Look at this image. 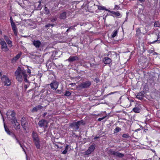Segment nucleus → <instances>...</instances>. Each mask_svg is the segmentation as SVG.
<instances>
[{"mask_svg": "<svg viewBox=\"0 0 160 160\" xmlns=\"http://www.w3.org/2000/svg\"><path fill=\"white\" fill-rule=\"evenodd\" d=\"M154 26L155 27H159L160 26V24L158 21H156L154 22Z\"/></svg>", "mask_w": 160, "mask_h": 160, "instance_id": "c756f323", "label": "nucleus"}, {"mask_svg": "<svg viewBox=\"0 0 160 160\" xmlns=\"http://www.w3.org/2000/svg\"><path fill=\"white\" fill-rule=\"evenodd\" d=\"M106 117V116H105V117H102V118H99L98 119V121H100L101 120L103 119H104Z\"/></svg>", "mask_w": 160, "mask_h": 160, "instance_id": "37998d69", "label": "nucleus"}, {"mask_svg": "<svg viewBox=\"0 0 160 160\" xmlns=\"http://www.w3.org/2000/svg\"><path fill=\"white\" fill-rule=\"evenodd\" d=\"M15 113L14 111L11 110H8L7 112V117L11 116V115H13V116H15Z\"/></svg>", "mask_w": 160, "mask_h": 160, "instance_id": "aec40b11", "label": "nucleus"}, {"mask_svg": "<svg viewBox=\"0 0 160 160\" xmlns=\"http://www.w3.org/2000/svg\"><path fill=\"white\" fill-rule=\"evenodd\" d=\"M27 72L29 74L31 73V70L30 69H29L28 68L27 69Z\"/></svg>", "mask_w": 160, "mask_h": 160, "instance_id": "8fccbe9b", "label": "nucleus"}, {"mask_svg": "<svg viewBox=\"0 0 160 160\" xmlns=\"http://www.w3.org/2000/svg\"><path fill=\"white\" fill-rule=\"evenodd\" d=\"M83 123L82 120L78 121L77 122H73L70 124V127L73 128L75 131L78 130L79 128V126Z\"/></svg>", "mask_w": 160, "mask_h": 160, "instance_id": "7ed1b4c3", "label": "nucleus"}, {"mask_svg": "<svg viewBox=\"0 0 160 160\" xmlns=\"http://www.w3.org/2000/svg\"><path fill=\"white\" fill-rule=\"evenodd\" d=\"M99 138V137H97V136H96L95 137H94V139H95V140H96L98 138Z\"/></svg>", "mask_w": 160, "mask_h": 160, "instance_id": "4d7b16f0", "label": "nucleus"}, {"mask_svg": "<svg viewBox=\"0 0 160 160\" xmlns=\"http://www.w3.org/2000/svg\"><path fill=\"white\" fill-rule=\"evenodd\" d=\"M15 22V23H18V22H17V21H16Z\"/></svg>", "mask_w": 160, "mask_h": 160, "instance_id": "e2e57ef3", "label": "nucleus"}, {"mask_svg": "<svg viewBox=\"0 0 160 160\" xmlns=\"http://www.w3.org/2000/svg\"><path fill=\"white\" fill-rule=\"evenodd\" d=\"M119 8L120 7L118 5H115L114 8V10H118L119 9Z\"/></svg>", "mask_w": 160, "mask_h": 160, "instance_id": "a19ab883", "label": "nucleus"}, {"mask_svg": "<svg viewBox=\"0 0 160 160\" xmlns=\"http://www.w3.org/2000/svg\"><path fill=\"white\" fill-rule=\"evenodd\" d=\"M10 135L12 138L15 139L17 138L15 135L12 132L11 134V135Z\"/></svg>", "mask_w": 160, "mask_h": 160, "instance_id": "c9c22d12", "label": "nucleus"}, {"mask_svg": "<svg viewBox=\"0 0 160 160\" xmlns=\"http://www.w3.org/2000/svg\"><path fill=\"white\" fill-rule=\"evenodd\" d=\"M73 135H75V133H73Z\"/></svg>", "mask_w": 160, "mask_h": 160, "instance_id": "052dcab7", "label": "nucleus"}, {"mask_svg": "<svg viewBox=\"0 0 160 160\" xmlns=\"http://www.w3.org/2000/svg\"><path fill=\"white\" fill-rule=\"evenodd\" d=\"M71 94V93L69 91H66L65 92V96H70Z\"/></svg>", "mask_w": 160, "mask_h": 160, "instance_id": "7c9ffc66", "label": "nucleus"}, {"mask_svg": "<svg viewBox=\"0 0 160 160\" xmlns=\"http://www.w3.org/2000/svg\"><path fill=\"white\" fill-rule=\"evenodd\" d=\"M7 43L9 45H11V46H12V42L11 41L9 40L7 42Z\"/></svg>", "mask_w": 160, "mask_h": 160, "instance_id": "79ce46f5", "label": "nucleus"}, {"mask_svg": "<svg viewBox=\"0 0 160 160\" xmlns=\"http://www.w3.org/2000/svg\"><path fill=\"white\" fill-rule=\"evenodd\" d=\"M111 154L115 156L118 157L119 158H122L124 156V155L121 153L115 151H112L111 152Z\"/></svg>", "mask_w": 160, "mask_h": 160, "instance_id": "1a4fd4ad", "label": "nucleus"}, {"mask_svg": "<svg viewBox=\"0 0 160 160\" xmlns=\"http://www.w3.org/2000/svg\"><path fill=\"white\" fill-rule=\"evenodd\" d=\"M58 85V82L55 80L53 81L50 84V86L51 88L54 90H56L57 89Z\"/></svg>", "mask_w": 160, "mask_h": 160, "instance_id": "6e6552de", "label": "nucleus"}, {"mask_svg": "<svg viewBox=\"0 0 160 160\" xmlns=\"http://www.w3.org/2000/svg\"><path fill=\"white\" fill-rule=\"evenodd\" d=\"M69 86H71V87H73V88H72L70 89L72 90H75L77 88V86L76 85V83H70L69 84Z\"/></svg>", "mask_w": 160, "mask_h": 160, "instance_id": "393cba45", "label": "nucleus"}, {"mask_svg": "<svg viewBox=\"0 0 160 160\" xmlns=\"http://www.w3.org/2000/svg\"><path fill=\"white\" fill-rule=\"evenodd\" d=\"M78 58L77 56H70L66 61H68L69 62H71L78 60Z\"/></svg>", "mask_w": 160, "mask_h": 160, "instance_id": "2eb2a0df", "label": "nucleus"}, {"mask_svg": "<svg viewBox=\"0 0 160 160\" xmlns=\"http://www.w3.org/2000/svg\"><path fill=\"white\" fill-rule=\"evenodd\" d=\"M136 97H137V98H138L140 100H141L142 99V96H140V95L139 94H138V93L137 94V95L136 96Z\"/></svg>", "mask_w": 160, "mask_h": 160, "instance_id": "58836bf2", "label": "nucleus"}, {"mask_svg": "<svg viewBox=\"0 0 160 160\" xmlns=\"http://www.w3.org/2000/svg\"><path fill=\"white\" fill-rule=\"evenodd\" d=\"M51 117V115L48 114L46 117H45L44 118L46 119H48V118H49V117Z\"/></svg>", "mask_w": 160, "mask_h": 160, "instance_id": "49530a36", "label": "nucleus"}, {"mask_svg": "<svg viewBox=\"0 0 160 160\" xmlns=\"http://www.w3.org/2000/svg\"><path fill=\"white\" fill-rule=\"evenodd\" d=\"M122 137L123 138H127L129 137V136L128 133H124L122 135Z\"/></svg>", "mask_w": 160, "mask_h": 160, "instance_id": "2f4dec72", "label": "nucleus"}, {"mask_svg": "<svg viewBox=\"0 0 160 160\" xmlns=\"http://www.w3.org/2000/svg\"><path fill=\"white\" fill-rule=\"evenodd\" d=\"M0 44L1 45V49L4 52H7L9 49L8 48L6 42L3 39H0Z\"/></svg>", "mask_w": 160, "mask_h": 160, "instance_id": "423d86ee", "label": "nucleus"}, {"mask_svg": "<svg viewBox=\"0 0 160 160\" xmlns=\"http://www.w3.org/2000/svg\"><path fill=\"white\" fill-rule=\"evenodd\" d=\"M43 107L41 105H38L35 107L33 108L32 110V112H36L39 110H40Z\"/></svg>", "mask_w": 160, "mask_h": 160, "instance_id": "f3484780", "label": "nucleus"}, {"mask_svg": "<svg viewBox=\"0 0 160 160\" xmlns=\"http://www.w3.org/2000/svg\"><path fill=\"white\" fill-rule=\"evenodd\" d=\"M4 39L5 40V41H6V42L9 40L8 37L6 35H4Z\"/></svg>", "mask_w": 160, "mask_h": 160, "instance_id": "ea45409f", "label": "nucleus"}, {"mask_svg": "<svg viewBox=\"0 0 160 160\" xmlns=\"http://www.w3.org/2000/svg\"><path fill=\"white\" fill-rule=\"evenodd\" d=\"M76 137H78V135H76Z\"/></svg>", "mask_w": 160, "mask_h": 160, "instance_id": "0e129e2a", "label": "nucleus"}, {"mask_svg": "<svg viewBox=\"0 0 160 160\" xmlns=\"http://www.w3.org/2000/svg\"><path fill=\"white\" fill-rule=\"evenodd\" d=\"M140 106L138 104H136L132 110L135 113H139L140 111Z\"/></svg>", "mask_w": 160, "mask_h": 160, "instance_id": "4468645a", "label": "nucleus"}, {"mask_svg": "<svg viewBox=\"0 0 160 160\" xmlns=\"http://www.w3.org/2000/svg\"><path fill=\"white\" fill-rule=\"evenodd\" d=\"M118 33V30H115L112 32L111 35L112 37L113 38L117 36Z\"/></svg>", "mask_w": 160, "mask_h": 160, "instance_id": "b1692460", "label": "nucleus"}, {"mask_svg": "<svg viewBox=\"0 0 160 160\" xmlns=\"http://www.w3.org/2000/svg\"><path fill=\"white\" fill-rule=\"evenodd\" d=\"M15 140H16L17 142L20 145L21 147L23 149V151H24V152H25L24 149L23 148L22 145L21 144V143H20V142L19 141V140L17 138Z\"/></svg>", "mask_w": 160, "mask_h": 160, "instance_id": "473e14b6", "label": "nucleus"}, {"mask_svg": "<svg viewBox=\"0 0 160 160\" xmlns=\"http://www.w3.org/2000/svg\"><path fill=\"white\" fill-rule=\"evenodd\" d=\"M45 123H47V121L45 119H42L38 122V124L40 127H43L45 126Z\"/></svg>", "mask_w": 160, "mask_h": 160, "instance_id": "dca6fc26", "label": "nucleus"}, {"mask_svg": "<svg viewBox=\"0 0 160 160\" xmlns=\"http://www.w3.org/2000/svg\"><path fill=\"white\" fill-rule=\"evenodd\" d=\"M51 21L52 22H54L57 20V18L56 17L52 18L51 19Z\"/></svg>", "mask_w": 160, "mask_h": 160, "instance_id": "72a5a7b5", "label": "nucleus"}, {"mask_svg": "<svg viewBox=\"0 0 160 160\" xmlns=\"http://www.w3.org/2000/svg\"><path fill=\"white\" fill-rule=\"evenodd\" d=\"M47 114V113L46 112H45L42 115V117L43 118H45V116Z\"/></svg>", "mask_w": 160, "mask_h": 160, "instance_id": "de8ad7c7", "label": "nucleus"}, {"mask_svg": "<svg viewBox=\"0 0 160 160\" xmlns=\"http://www.w3.org/2000/svg\"><path fill=\"white\" fill-rule=\"evenodd\" d=\"M15 75L16 79L19 82H21L22 81L23 79L25 82H28L26 71L20 67L19 66L18 67L15 72Z\"/></svg>", "mask_w": 160, "mask_h": 160, "instance_id": "f257e3e1", "label": "nucleus"}, {"mask_svg": "<svg viewBox=\"0 0 160 160\" xmlns=\"http://www.w3.org/2000/svg\"><path fill=\"white\" fill-rule=\"evenodd\" d=\"M68 151L65 150H64L62 152V153L63 154H66L67 152Z\"/></svg>", "mask_w": 160, "mask_h": 160, "instance_id": "09e8293b", "label": "nucleus"}, {"mask_svg": "<svg viewBox=\"0 0 160 160\" xmlns=\"http://www.w3.org/2000/svg\"><path fill=\"white\" fill-rule=\"evenodd\" d=\"M21 124L22 126V127L23 128H25V122L24 121V120L23 118H22V119L21 120Z\"/></svg>", "mask_w": 160, "mask_h": 160, "instance_id": "cd10ccee", "label": "nucleus"}, {"mask_svg": "<svg viewBox=\"0 0 160 160\" xmlns=\"http://www.w3.org/2000/svg\"><path fill=\"white\" fill-rule=\"evenodd\" d=\"M10 23L11 24V27L12 28V30L13 31L14 34L16 35H17V28L16 27V25L15 24V22H13V20L12 18V16L10 17Z\"/></svg>", "mask_w": 160, "mask_h": 160, "instance_id": "39448f33", "label": "nucleus"}, {"mask_svg": "<svg viewBox=\"0 0 160 160\" xmlns=\"http://www.w3.org/2000/svg\"><path fill=\"white\" fill-rule=\"evenodd\" d=\"M35 145L38 149H40V140L38 139L33 141Z\"/></svg>", "mask_w": 160, "mask_h": 160, "instance_id": "412c9836", "label": "nucleus"}, {"mask_svg": "<svg viewBox=\"0 0 160 160\" xmlns=\"http://www.w3.org/2000/svg\"><path fill=\"white\" fill-rule=\"evenodd\" d=\"M62 92V91L61 90H57L56 91V93H59V94H61V92Z\"/></svg>", "mask_w": 160, "mask_h": 160, "instance_id": "a18cd8bd", "label": "nucleus"}, {"mask_svg": "<svg viewBox=\"0 0 160 160\" xmlns=\"http://www.w3.org/2000/svg\"><path fill=\"white\" fill-rule=\"evenodd\" d=\"M27 160H28L27 157Z\"/></svg>", "mask_w": 160, "mask_h": 160, "instance_id": "69168bd1", "label": "nucleus"}, {"mask_svg": "<svg viewBox=\"0 0 160 160\" xmlns=\"http://www.w3.org/2000/svg\"><path fill=\"white\" fill-rule=\"evenodd\" d=\"M32 137L33 138V141L39 139L38 134L34 132H33L32 133Z\"/></svg>", "mask_w": 160, "mask_h": 160, "instance_id": "4be33fe9", "label": "nucleus"}, {"mask_svg": "<svg viewBox=\"0 0 160 160\" xmlns=\"http://www.w3.org/2000/svg\"><path fill=\"white\" fill-rule=\"evenodd\" d=\"M45 127L47 128V125H46Z\"/></svg>", "mask_w": 160, "mask_h": 160, "instance_id": "680f3d73", "label": "nucleus"}, {"mask_svg": "<svg viewBox=\"0 0 160 160\" xmlns=\"http://www.w3.org/2000/svg\"><path fill=\"white\" fill-rule=\"evenodd\" d=\"M54 26V24H51L50 23L48 24L45 25V28H49L50 27H53Z\"/></svg>", "mask_w": 160, "mask_h": 160, "instance_id": "f704fd0d", "label": "nucleus"}, {"mask_svg": "<svg viewBox=\"0 0 160 160\" xmlns=\"http://www.w3.org/2000/svg\"><path fill=\"white\" fill-rule=\"evenodd\" d=\"M117 92H111L110 93H109L108 94V95H111V94H113L114 93H116Z\"/></svg>", "mask_w": 160, "mask_h": 160, "instance_id": "603ef678", "label": "nucleus"}, {"mask_svg": "<svg viewBox=\"0 0 160 160\" xmlns=\"http://www.w3.org/2000/svg\"><path fill=\"white\" fill-rule=\"evenodd\" d=\"M22 55V53H18L16 56L14 57L11 60V62L14 63Z\"/></svg>", "mask_w": 160, "mask_h": 160, "instance_id": "f8f14e48", "label": "nucleus"}, {"mask_svg": "<svg viewBox=\"0 0 160 160\" xmlns=\"http://www.w3.org/2000/svg\"><path fill=\"white\" fill-rule=\"evenodd\" d=\"M121 129L120 128L118 127H117L115 129V131H116V132H119V131H120L121 130Z\"/></svg>", "mask_w": 160, "mask_h": 160, "instance_id": "e433bc0d", "label": "nucleus"}, {"mask_svg": "<svg viewBox=\"0 0 160 160\" xmlns=\"http://www.w3.org/2000/svg\"><path fill=\"white\" fill-rule=\"evenodd\" d=\"M8 120L11 122L13 124L14 123L15 126L14 127L15 129L17 130L20 129V124L19 123L17 122V120L16 119V117L15 116L11 115V116L7 117Z\"/></svg>", "mask_w": 160, "mask_h": 160, "instance_id": "f03ea898", "label": "nucleus"}, {"mask_svg": "<svg viewBox=\"0 0 160 160\" xmlns=\"http://www.w3.org/2000/svg\"><path fill=\"white\" fill-rule=\"evenodd\" d=\"M111 60L108 57H105L103 60L104 63L106 64H109L111 62Z\"/></svg>", "mask_w": 160, "mask_h": 160, "instance_id": "6ab92c4d", "label": "nucleus"}, {"mask_svg": "<svg viewBox=\"0 0 160 160\" xmlns=\"http://www.w3.org/2000/svg\"><path fill=\"white\" fill-rule=\"evenodd\" d=\"M108 11L112 14L115 15L116 16L118 17L119 18H120L122 17V15L118 11L115 12L113 11H110V10H108Z\"/></svg>", "mask_w": 160, "mask_h": 160, "instance_id": "a211bd4d", "label": "nucleus"}, {"mask_svg": "<svg viewBox=\"0 0 160 160\" xmlns=\"http://www.w3.org/2000/svg\"><path fill=\"white\" fill-rule=\"evenodd\" d=\"M138 94L142 97L144 94V92L143 91H142L138 93Z\"/></svg>", "mask_w": 160, "mask_h": 160, "instance_id": "4c0bfd02", "label": "nucleus"}, {"mask_svg": "<svg viewBox=\"0 0 160 160\" xmlns=\"http://www.w3.org/2000/svg\"><path fill=\"white\" fill-rule=\"evenodd\" d=\"M32 44L37 48H38L42 46L41 42L39 40H34Z\"/></svg>", "mask_w": 160, "mask_h": 160, "instance_id": "9d476101", "label": "nucleus"}, {"mask_svg": "<svg viewBox=\"0 0 160 160\" xmlns=\"http://www.w3.org/2000/svg\"><path fill=\"white\" fill-rule=\"evenodd\" d=\"M98 9L99 10H105L106 11H108V10H108V9H106L105 8V7H104V6H98Z\"/></svg>", "mask_w": 160, "mask_h": 160, "instance_id": "a878e982", "label": "nucleus"}, {"mask_svg": "<svg viewBox=\"0 0 160 160\" xmlns=\"http://www.w3.org/2000/svg\"><path fill=\"white\" fill-rule=\"evenodd\" d=\"M94 81H96L97 82H98L100 81V80L98 78H95Z\"/></svg>", "mask_w": 160, "mask_h": 160, "instance_id": "c03bdc74", "label": "nucleus"}, {"mask_svg": "<svg viewBox=\"0 0 160 160\" xmlns=\"http://www.w3.org/2000/svg\"><path fill=\"white\" fill-rule=\"evenodd\" d=\"M2 30L0 29V35H2Z\"/></svg>", "mask_w": 160, "mask_h": 160, "instance_id": "bf43d9fd", "label": "nucleus"}, {"mask_svg": "<svg viewBox=\"0 0 160 160\" xmlns=\"http://www.w3.org/2000/svg\"><path fill=\"white\" fill-rule=\"evenodd\" d=\"M71 30L69 28H68L66 32H69Z\"/></svg>", "mask_w": 160, "mask_h": 160, "instance_id": "13d9d810", "label": "nucleus"}, {"mask_svg": "<svg viewBox=\"0 0 160 160\" xmlns=\"http://www.w3.org/2000/svg\"><path fill=\"white\" fill-rule=\"evenodd\" d=\"M55 146H56L57 148H62V147H59L58 145L57 144H55Z\"/></svg>", "mask_w": 160, "mask_h": 160, "instance_id": "864d4df0", "label": "nucleus"}, {"mask_svg": "<svg viewBox=\"0 0 160 160\" xmlns=\"http://www.w3.org/2000/svg\"><path fill=\"white\" fill-rule=\"evenodd\" d=\"M2 119L3 122V124H4V127L5 130V132L7 133L9 135H11V134L12 132H11L9 130V128H8V127L6 125L5 122H4V119L3 117H2Z\"/></svg>", "mask_w": 160, "mask_h": 160, "instance_id": "ddd939ff", "label": "nucleus"}, {"mask_svg": "<svg viewBox=\"0 0 160 160\" xmlns=\"http://www.w3.org/2000/svg\"><path fill=\"white\" fill-rule=\"evenodd\" d=\"M158 42V43H160V35L159 34L157 36V39L151 42V43H154L155 42Z\"/></svg>", "mask_w": 160, "mask_h": 160, "instance_id": "bb28decb", "label": "nucleus"}, {"mask_svg": "<svg viewBox=\"0 0 160 160\" xmlns=\"http://www.w3.org/2000/svg\"><path fill=\"white\" fill-rule=\"evenodd\" d=\"M96 147V145L92 144L90 145L88 148V149L84 152L85 155H88L90 154L94 150Z\"/></svg>", "mask_w": 160, "mask_h": 160, "instance_id": "0eeeda50", "label": "nucleus"}, {"mask_svg": "<svg viewBox=\"0 0 160 160\" xmlns=\"http://www.w3.org/2000/svg\"><path fill=\"white\" fill-rule=\"evenodd\" d=\"M44 10L45 11L44 13L46 14H48L50 13V10L47 7H46L44 8Z\"/></svg>", "mask_w": 160, "mask_h": 160, "instance_id": "c85d7f7f", "label": "nucleus"}, {"mask_svg": "<svg viewBox=\"0 0 160 160\" xmlns=\"http://www.w3.org/2000/svg\"><path fill=\"white\" fill-rule=\"evenodd\" d=\"M1 80L5 86H9L11 85V80L5 75H3L1 78Z\"/></svg>", "mask_w": 160, "mask_h": 160, "instance_id": "20e7f679", "label": "nucleus"}, {"mask_svg": "<svg viewBox=\"0 0 160 160\" xmlns=\"http://www.w3.org/2000/svg\"><path fill=\"white\" fill-rule=\"evenodd\" d=\"M91 84V83L90 81H87L82 82L81 84V87L83 88H86L90 86Z\"/></svg>", "mask_w": 160, "mask_h": 160, "instance_id": "9b49d317", "label": "nucleus"}, {"mask_svg": "<svg viewBox=\"0 0 160 160\" xmlns=\"http://www.w3.org/2000/svg\"><path fill=\"white\" fill-rule=\"evenodd\" d=\"M28 86L27 85H26V84L24 85V87L26 89L27 88Z\"/></svg>", "mask_w": 160, "mask_h": 160, "instance_id": "6e6d98bb", "label": "nucleus"}, {"mask_svg": "<svg viewBox=\"0 0 160 160\" xmlns=\"http://www.w3.org/2000/svg\"><path fill=\"white\" fill-rule=\"evenodd\" d=\"M59 18L62 19H65L66 18V12H63L61 13L60 15Z\"/></svg>", "mask_w": 160, "mask_h": 160, "instance_id": "5701e85b", "label": "nucleus"}, {"mask_svg": "<svg viewBox=\"0 0 160 160\" xmlns=\"http://www.w3.org/2000/svg\"><path fill=\"white\" fill-rule=\"evenodd\" d=\"M68 147H69V146L68 145H67L65 147V150L68 151Z\"/></svg>", "mask_w": 160, "mask_h": 160, "instance_id": "3c124183", "label": "nucleus"}, {"mask_svg": "<svg viewBox=\"0 0 160 160\" xmlns=\"http://www.w3.org/2000/svg\"><path fill=\"white\" fill-rule=\"evenodd\" d=\"M75 26L73 27V26H71L70 27H69V28L70 29H74V27Z\"/></svg>", "mask_w": 160, "mask_h": 160, "instance_id": "5fc2aeb1", "label": "nucleus"}]
</instances>
